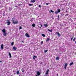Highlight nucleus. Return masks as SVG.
Listing matches in <instances>:
<instances>
[{
    "mask_svg": "<svg viewBox=\"0 0 76 76\" xmlns=\"http://www.w3.org/2000/svg\"><path fill=\"white\" fill-rule=\"evenodd\" d=\"M72 39H73V37H72V38L71 39V41H72Z\"/></svg>",
    "mask_w": 76,
    "mask_h": 76,
    "instance_id": "f704fd0d",
    "label": "nucleus"
},
{
    "mask_svg": "<svg viewBox=\"0 0 76 76\" xmlns=\"http://www.w3.org/2000/svg\"><path fill=\"white\" fill-rule=\"evenodd\" d=\"M50 70L49 69H48L46 71V75H48V72H49Z\"/></svg>",
    "mask_w": 76,
    "mask_h": 76,
    "instance_id": "f8f14e48",
    "label": "nucleus"
},
{
    "mask_svg": "<svg viewBox=\"0 0 76 76\" xmlns=\"http://www.w3.org/2000/svg\"><path fill=\"white\" fill-rule=\"evenodd\" d=\"M68 64L67 63H66L64 65V69H66V67H67V66Z\"/></svg>",
    "mask_w": 76,
    "mask_h": 76,
    "instance_id": "f03ea898",
    "label": "nucleus"
},
{
    "mask_svg": "<svg viewBox=\"0 0 76 76\" xmlns=\"http://www.w3.org/2000/svg\"><path fill=\"white\" fill-rule=\"evenodd\" d=\"M18 7V6H15V7Z\"/></svg>",
    "mask_w": 76,
    "mask_h": 76,
    "instance_id": "58836bf2",
    "label": "nucleus"
},
{
    "mask_svg": "<svg viewBox=\"0 0 76 76\" xmlns=\"http://www.w3.org/2000/svg\"><path fill=\"white\" fill-rule=\"evenodd\" d=\"M17 75H19V71H18L17 72Z\"/></svg>",
    "mask_w": 76,
    "mask_h": 76,
    "instance_id": "412c9836",
    "label": "nucleus"
},
{
    "mask_svg": "<svg viewBox=\"0 0 76 76\" xmlns=\"http://www.w3.org/2000/svg\"><path fill=\"white\" fill-rule=\"evenodd\" d=\"M42 35L44 37H45V34H42Z\"/></svg>",
    "mask_w": 76,
    "mask_h": 76,
    "instance_id": "4be33fe9",
    "label": "nucleus"
},
{
    "mask_svg": "<svg viewBox=\"0 0 76 76\" xmlns=\"http://www.w3.org/2000/svg\"><path fill=\"white\" fill-rule=\"evenodd\" d=\"M62 25H61V26H62Z\"/></svg>",
    "mask_w": 76,
    "mask_h": 76,
    "instance_id": "09e8293b",
    "label": "nucleus"
},
{
    "mask_svg": "<svg viewBox=\"0 0 76 76\" xmlns=\"http://www.w3.org/2000/svg\"><path fill=\"white\" fill-rule=\"evenodd\" d=\"M1 50H3L4 49V45L3 44H2L1 46Z\"/></svg>",
    "mask_w": 76,
    "mask_h": 76,
    "instance_id": "7ed1b4c3",
    "label": "nucleus"
},
{
    "mask_svg": "<svg viewBox=\"0 0 76 76\" xmlns=\"http://www.w3.org/2000/svg\"><path fill=\"white\" fill-rule=\"evenodd\" d=\"M49 4V3H47L46 4V5H48V4Z\"/></svg>",
    "mask_w": 76,
    "mask_h": 76,
    "instance_id": "473e14b6",
    "label": "nucleus"
},
{
    "mask_svg": "<svg viewBox=\"0 0 76 76\" xmlns=\"http://www.w3.org/2000/svg\"><path fill=\"white\" fill-rule=\"evenodd\" d=\"M33 5V4H29V6H32Z\"/></svg>",
    "mask_w": 76,
    "mask_h": 76,
    "instance_id": "393cba45",
    "label": "nucleus"
},
{
    "mask_svg": "<svg viewBox=\"0 0 76 76\" xmlns=\"http://www.w3.org/2000/svg\"><path fill=\"white\" fill-rule=\"evenodd\" d=\"M57 76H58V75L57 74Z\"/></svg>",
    "mask_w": 76,
    "mask_h": 76,
    "instance_id": "de8ad7c7",
    "label": "nucleus"
},
{
    "mask_svg": "<svg viewBox=\"0 0 76 76\" xmlns=\"http://www.w3.org/2000/svg\"><path fill=\"white\" fill-rule=\"evenodd\" d=\"M41 28V27H40V28Z\"/></svg>",
    "mask_w": 76,
    "mask_h": 76,
    "instance_id": "603ef678",
    "label": "nucleus"
},
{
    "mask_svg": "<svg viewBox=\"0 0 76 76\" xmlns=\"http://www.w3.org/2000/svg\"><path fill=\"white\" fill-rule=\"evenodd\" d=\"M73 63L72 62L69 64V65L70 66H72V65H73Z\"/></svg>",
    "mask_w": 76,
    "mask_h": 76,
    "instance_id": "f3484780",
    "label": "nucleus"
},
{
    "mask_svg": "<svg viewBox=\"0 0 76 76\" xmlns=\"http://www.w3.org/2000/svg\"><path fill=\"white\" fill-rule=\"evenodd\" d=\"M65 16H68V15L66 14V15H65Z\"/></svg>",
    "mask_w": 76,
    "mask_h": 76,
    "instance_id": "c03bdc74",
    "label": "nucleus"
},
{
    "mask_svg": "<svg viewBox=\"0 0 76 76\" xmlns=\"http://www.w3.org/2000/svg\"><path fill=\"white\" fill-rule=\"evenodd\" d=\"M26 36L27 37L29 38V35L28 34V33L26 34Z\"/></svg>",
    "mask_w": 76,
    "mask_h": 76,
    "instance_id": "423d86ee",
    "label": "nucleus"
},
{
    "mask_svg": "<svg viewBox=\"0 0 76 76\" xmlns=\"http://www.w3.org/2000/svg\"><path fill=\"white\" fill-rule=\"evenodd\" d=\"M37 75H38V76H39V75H40V72H39V71H38L37 72Z\"/></svg>",
    "mask_w": 76,
    "mask_h": 76,
    "instance_id": "6e6552de",
    "label": "nucleus"
},
{
    "mask_svg": "<svg viewBox=\"0 0 76 76\" xmlns=\"http://www.w3.org/2000/svg\"><path fill=\"white\" fill-rule=\"evenodd\" d=\"M32 26H33V27L34 28L35 26V24L34 23H33L32 25Z\"/></svg>",
    "mask_w": 76,
    "mask_h": 76,
    "instance_id": "2eb2a0df",
    "label": "nucleus"
},
{
    "mask_svg": "<svg viewBox=\"0 0 76 76\" xmlns=\"http://www.w3.org/2000/svg\"><path fill=\"white\" fill-rule=\"evenodd\" d=\"M58 19H60V18H59V15H58Z\"/></svg>",
    "mask_w": 76,
    "mask_h": 76,
    "instance_id": "c756f323",
    "label": "nucleus"
},
{
    "mask_svg": "<svg viewBox=\"0 0 76 76\" xmlns=\"http://www.w3.org/2000/svg\"><path fill=\"white\" fill-rule=\"evenodd\" d=\"M19 76H20V75H19Z\"/></svg>",
    "mask_w": 76,
    "mask_h": 76,
    "instance_id": "5fc2aeb1",
    "label": "nucleus"
},
{
    "mask_svg": "<svg viewBox=\"0 0 76 76\" xmlns=\"http://www.w3.org/2000/svg\"><path fill=\"white\" fill-rule=\"evenodd\" d=\"M60 11H61L60 9H58V13H60Z\"/></svg>",
    "mask_w": 76,
    "mask_h": 76,
    "instance_id": "6ab92c4d",
    "label": "nucleus"
},
{
    "mask_svg": "<svg viewBox=\"0 0 76 76\" xmlns=\"http://www.w3.org/2000/svg\"><path fill=\"white\" fill-rule=\"evenodd\" d=\"M13 50H16L17 49V48L15 46L13 47Z\"/></svg>",
    "mask_w": 76,
    "mask_h": 76,
    "instance_id": "1a4fd4ad",
    "label": "nucleus"
},
{
    "mask_svg": "<svg viewBox=\"0 0 76 76\" xmlns=\"http://www.w3.org/2000/svg\"><path fill=\"white\" fill-rule=\"evenodd\" d=\"M55 13L56 14H57L58 13V11H56L55 12Z\"/></svg>",
    "mask_w": 76,
    "mask_h": 76,
    "instance_id": "a878e982",
    "label": "nucleus"
},
{
    "mask_svg": "<svg viewBox=\"0 0 76 76\" xmlns=\"http://www.w3.org/2000/svg\"><path fill=\"white\" fill-rule=\"evenodd\" d=\"M48 31H49V32H53V30H50L49 29H48Z\"/></svg>",
    "mask_w": 76,
    "mask_h": 76,
    "instance_id": "a211bd4d",
    "label": "nucleus"
},
{
    "mask_svg": "<svg viewBox=\"0 0 76 76\" xmlns=\"http://www.w3.org/2000/svg\"><path fill=\"white\" fill-rule=\"evenodd\" d=\"M11 45L12 46L13 45H14V42H12L11 43Z\"/></svg>",
    "mask_w": 76,
    "mask_h": 76,
    "instance_id": "aec40b11",
    "label": "nucleus"
},
{
    "mask_svg": "<svg viewBox=\"0 0 76 76\" xmlns=\"http://www.w3.org/2000/svg\"><path fill=\"white\" fill-rule=\"evenodd\" d=\"M36 0H32L31 1V2L32 3H35V2Z\"/></svg>",
    "mask_w": 76,
    "mask_h": 76,
    "instance_id": "9b49d317",
    "label": "nucleus"
},
{
    "mask_svg": "<svg viewBox=\"0 0 76 76\" xmlns=\"http://www.w3.org/2000/svg\"><path fill=\"white\" fill-rule=\"evenodd\" d=\"M44 26L45 27H48V26L47 25V24H44Z\"/></svg>",
    "mask_w": 76,
    "mask_h": 76,
    "instance_id": "5701e85b",
    "label": "nucleus"
},
{
    "mask_svg": "<svg viewBox=\"0 0 76 76\" xmlns=\"http://www.w3.org/2000/svg\"><path fill=\"white\" fill-rule=\"evenodd\" d=\"M75 43H76V41H75Z\"/></svg>",
    "mask_w": 76,
    "mask_h": 76,
    "instance_id": "864d4df0",
    "label": "nucleus"
},
{
    "mask_svg": "<svg viewBox=\"0 0 76 76\" xmlns=\"http://www.w3.org/2000/svg\"><path fill=\"white\" fill-rule=\"evenodd\" d=\"M48 50H44L45 53H47V52H48Z\"/></svg>",
    "mask_w": 76,
    "mask_h": 76,
    "instance_id": "b1692460",
    "label": "nucleus"
},
{
    "mask_svg": "<svg viewBox=\"0 0 76 76\" xmlns=\"http://www.w3.org/2000/svg\"><path fill=\"white\" fill-rule=\"evenodd\" d=\"M9 55L10 56V58H12V55H11V53H10L9 52Z\"/></svg>",
    "mask_w": 76,
    "mask_h": 76,
    "instance_id": "ddd939ff",
    "label": "nucleus"
},
{
    "mask_svg": "<svg viewBox=\"0 0 76 76\" xmlns=\"http://www.w3.org/2000/svg\"><path fill=\"white\" fill-rule=\"evenodd\" d=\"M34 58H37V56H34Z\"/></svg>",
    "mask_w": 76,
    "mask_h": 76,
    "instance_id": "2f4dec72",
    "label": "nucleus"
},
{
    "mask_svg": "<svg viewBox=\"0 0 76 76\" xmlns=\"http://www.w3.org/2000/svg\"><path fill=\"white\" fill-rule=\"evenodd\" d=\"M59 59V57H57L56 58V60H58Z\"/></svg>",
    "mask_w": 76,
    "mask_h": 76,
    "instance_id": "4468645a",
    "label": "nucleus"
},
{
    "mask_svg": "<svg viewBox=\"0 0 76 76\" xmlns=\"http://www.w3.org/2000/svg\"><path fill=\"white\" fill-rule=\"evenodd\" d=\"M3 35L4 36H6V35H7V33H4L3 34Z\"/></svg>",
    "mask_w": 76,
    "mask_h": 76,
    "instance_id": "9d476101",
    "label": "nucleus"
},
{
    "mask_svg": "<svg viewBox=\"0 0 76 76\" xmlns=\"http://www.w3.org/2000/svg\"><path fill=\"white\" fill-rule=\"evenodd\" d=\"M41 44H43V41H42L41 42Z\"/></svg>",
    "mask_w": 76,
    "mask_h": 76,
    "instance_id": "72a5a7b5",
    "label": "nucleus"
},
{
    "mask_svg": "<svg viewBox=\"0 0 76 76\" xmlns=\"http://www.w3.org/2000/svg\"><path fill=\"white\" fill-rule=\"evenodd\" d=\"M33 59L34 60H35V58L34 57H33Z\"/></svg>",
    "mask_w": 76,
    "mask_h": 76,
    "instance_id": "a19ab883",
    "label": "nucleus"
},
{
    "mask_svg": "<svg viewBox=\"0 0 76 76\" xmlns=\"http://www.w3.org/2000/svg\"><path fill=\"white\" fill-rule=\"evenodd\" d=\"M19 29H22V27H20L19 28Z\"/></svg>",
    "mask_w": 76,
    "mask_h": 76,
    "instance_id": "e433bc0d",
    "label": "nucleus"
},
{
    "mask_svg": "<svg viewBox=\"0 0 76 76\" xmlns=\"http://www.w3.org/2000/svg\"><path fill=\"white\" fill-rule=\"evenodd\" d=\"M51 18H52L53 20H54V17L53 16V17H51Z\"/></svg>",
    "mask_w": 76,
    "mask_h": 76,
    "instance_id": "bb28decb",
    "label": "nucleus"
},
{
    "mask_svg": "<svg viewBox=\"0 0 76 76\" xmlns=\"http://www.w3.org/2000/svg\"><path fill=\"white\" fill-rule=\"evenodd\" d=\"M7 25H10V21H8L7 22Z\"/></svg>",
    "mask_w": 76,
    "mask_h": 76,
    "instance_id": "0eeeda50",
    "label": "nucleus"
},
{
    "mask_svg": "<svg viewBox=\"0 0 76 76\" xmlns=\"http://www.w3.org/2000/svg\"><path fill=\"white\" fill-rule=\"evenodd\" d=\"M23 68H22V69H21V70H23Z\"/></svg>",
    "mask_w": 76,
    "mask_h": 76,
    "instance_id": "37998d69",
    "label": "nucleus"
},
{
    "mask_svg": "<svg viewBox=\"0 0 76 76\" xmlns=\"http://www.w3.org/2000/svg\"><path fill=\"white\" fill-rule=\"evenodd\" d=\"M56 50H57V49H55V51H56Z\"/></svg>",
    "mask_w": 76,
    "mask_h": 76,
    "instance_id": "8fccbe9b",
    "label": "nucleus"
},
{
    "mask_svg": "<svg viewBox=\"0 0 76 76\" xmlns=\"http://www.w3.org/2000/svg\"><path fill=\"white\" fill-rule=\"evenodd\" d=\"M35 76H38V75H35Z\"/></svg>",
    "mask_w": 76,
    "mask_h": 76,
    "instance_id": "a18cd8bd",
    "label": "nucleus"
},
{
    "mask_svg": "<svg viewBox=\"0 0 76 76\" xmlns=\"http://www.w3.org/2000/svg\"><path fill=\"white\" fill-rule=\"evenodd\" d=\"M22 72H23H23H24V70H22Z\"/></svg>",
    "mask_w": 76,
    "mask_h": 76,
    "instance_id": "ea45409f",
    "label": "nucleus"
},
{
    "mask_svg": "<svg viewBox=\"0 0 76 76\" xmlns=\"http://www.w3.org/2000/svg\"><path fill=\"white\" fill-rule=\"evenodd\" d=\"M39 7H41V5H39Z\"/></svg>",
    "mask_w": 76,
    "mask_h": 76,
    "instance_id": "c9c22d12",
    "label": "nucleus"
},
{
    "mask_svg": "<svg viewBox=\"0 0 76 76\" xmlns=\"http://www.w3.org/2000/svg\"><path fill=\"white\" fill-rule=\"evenodd\" d=\"M50 40V39L49 38H48L46 40V42H47L48 41H49Z\"/></svg>",
    "mask_w": 76,
    "mask_h": 76,
    "instance_id": "dca6fc26",
    "label": "nucleus"
},
{
    "mask_svg": "<svg viewBox=\"0 0 76 76\" xmlns=\"http://www.w3.org/2000/svg\"><path fill=\"white\" fill-rule=\"evenodd\" d=\"M40 25L41 26V27H42V24H40Z\"/></svg>",
    "mask_w": 76,
    "mask_h": 76,
    "instance_id": "4c0bfd02",
    "label": "nucleus"
},
{
    "mask_svg": "<svg viewBox=\"0 0 76 76\" xmlns=\"http://www.w3.org/2000/svg\"><path fill=\"white\" fill-rule=\"evenodd\" d=\"M2 61H0V63H2Z\"/></svg>",
    "mask_w": 76,
    "mask_h": 76,
    "instance_id": "79ce46f5",
    "label": "nucleus"
},
{
    "mask_svg": "<svg viewBox=\"0 0 76 76\" xmlns=\"http://www.w3.org/2000/svg\"><path fill=\"white\" fill-rule=\"evenodd\" d=\"M12 23L14 24H17V23H19V21L17 20L15 21V19H14L13 18H12Z\"/></svg>",
    "mask_w": 76,
    "mask_h": 76,
    "instance_id": "f257e3e1",
    "label": "nucleus"
},
{
    "mask_svg": "<svg viewBox=\"0 0 76 76\" xmlns=\"http://www.w3.org/2000/svg\"><path fill=\"white\" fill-rule=\"evenodd\" d=\"M10 10V11H11V10Z\"/></svg>",
    "mask_w": 76,
    "mask_h": 76,
    "instance_id": "3c124183",
    "label": "nucleus"
},
{
    "mask_svg": "<svg viewBox=\"0 0 76 76\" xmlns=\"http://www.w3.org/2000/svg\"><path fill=\"white\" fill-rule=\"evenodd\" d=\"M56 34H57L58 35V36L59 37H60V33H59V32H56Z\"/></svg>",
    "mask_w": 76,
    "mask_h": 76,
    "instance_id": "20e7f679",
    "label": "nucleus"
},
{
    "mask_svg": "<svg viewBox=\"0 0 76 76\" xmlns=\"http://www.w3.org/2000/svg\"><path fill=\"white\" fill-rule=\"evenodd\" d=\"M50 12H51L52 13H53V12H54V11H53V10H51Z\"/></svg>",
    "mask_w": 76,
    "mask_h": 76,
    "instance_id": "c85d7f7f",
    "label": "nucleus"
},
{
    "mask_svg": "<svg viewBox=\"0 0 76 76\" xmlns=\"http://www.w3.org/2000/svg\"><path fill=\"white\" fill-rule=\"evenodd\" d=\"M29 20L31 21V22H33V20L32 19Z\"/></svg>",
    "mask_w": 76,
    "mask_h": 76,
    "instance_id": "7c9ffc66",
    "label": "nucleus"
},
{
    "mask_svg": "<svg viewBox=\"0 0 76 76\" xmlns=\"http://www.w3.org/2000/svg\"><path fill=\"white\" fill-rule=\"evenodd\" d=\"M23 42V41H22V42Z\"/></svg>",
    "mask_w": 76,
    "mask_h": 76,
    "instance_id": "49530a36",
    "label": "nucleus"
},
{
    "mask_svg": "<svg viewBox=\"0 0 76 76\" xmlns=\"http://www.w3.org/2000/svg\"><path fill=\"white\" fill-rule=\"evenodd\" d=\"M75 39H76V38H74V39H73V41H75Z\"/></svg>",
    "mask_w": 76,
    "mask_h": 76,
    "instance_id": "cd10ccee",
    "label": "nucleus"
},
{
    "mask_svg": "<svg viewBox=\"0 0 76 76\" xmlns=\"http://www.w3.org/2000/svg\"><path fill=\"white\" fill-rule=\"evenodd\" d=\"M2 32L3 33H6V30H5V29H3L2 30Z\"/></svg>",
    "mask_w": 76,
    "mask_h": 76,
    "instance_id": "39448f33",
    "label": "nucleus"
}]
</instances>
